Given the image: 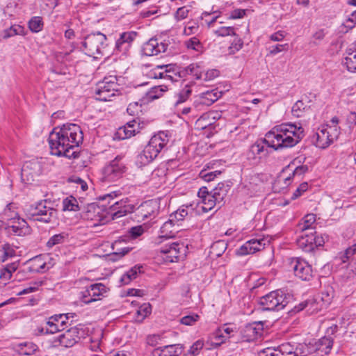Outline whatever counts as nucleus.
<instances>
[{
	"instance_id": "1",
	"label": "nucleus",
	"mask_w": 356,
	"mask_h": 356,
	"mask_svg": "<svg viewBox=\"0 0 356 356\" xmlns=\"http://www.w3.org/2000/svg\"><path fill=\"white\" fill-rule=\"evenodd\" d=\"M304 136V129L294 124H282L268 132L264 138L269 147L277 150L295 146Z\"/></svg>"
},
{
	"instance_id": "2",
	"label": "nucleus",
	"mask_w": 356,
	"mask_h": 356,
	"mask_svg": "<svg viewBox=\"0 0 356 356\" xmlns=\"http://www.w3.org/2000/svg\"><path fill=\"white\" fill-rule=\"evenodd\" d=\"M169 140V136L165 131H160L153 136L143 152L138 155V158L140 162L143 165L152 162L157 157L161 150L165 148Z\"/></svg>"
},
{
	"instance_id": "3",
	"label": "nucleus",
	"mask_w": 356,
	"mask_h": 356,
	"mask_svg": "<svg viewBox=\"0 0 356 356\" xmlns=\"http://www.w3.org/2000/svg\"><path fill=\"white\" fill-rule=\"evenodd\" d=\"M291 299L290 294L276 290L261 297L259 304L263 311H280L286 307Z\"/></svg>"
},
{
	"instance_id": "4",
	"label": "nucleus",
	"mask_w": 356,
	"mask_h": 356,
	"mask_svg": "<svg viewBox=\"0 0 356 356\" xmlns=\"http://www.w3.org/2000/svg\"><path fill=\"white\" fill-rule=\"evenodd\" d=\"M51 202L43 200L36 204L31 205L25 209L28 218L45 223L51 222L56 217V211L51 207Z\"/></svg>"
},
{
	"instance_id": "5",
	"label": "nucleus",
	"mask_w": 356,
	"mask_h": 356,
	"mask_svg": "<svg viewBox=\"0 0 356 356\" xmlns=\"http://www.w3.org/2000/svg\"><path fill=\"white\" fill-rule=\"evenodd\" d=\"M106 41V36L100 32H97L88 35L81 42V44L86 54L98 58L99 55H104Z\"/></svg>"
},
{
	"instance_id": "6",
	"label": "nucleus",
	"mask_w": 356,
	"mask_h": 356,
	"mask_svg": "<svg viewBox=\"0 0 356 356\" xmlns=\"http://www.w3.org/2000/svg\"><path fill=\"white\" fill-rule=\"evenodd\" d=\"M67 129L65 125L55 127L49 136L51 154L57 156H67Z\"/></svg>"
},
{
	"instance_id": "7",
	"label": "nucleus",
	"mask_w": 356,
	"mask_h": 356,
	"mask_svg": "<svg viewBox=\"0 0 356 356\" xmlns=\"http://www.w3.org/2000/svg\"><path fill=\"white\" fill-rule=\"evenodd\" d=\"M120 88L116 76L105 77L97 85L95 90L97 99L102 102L110 101L111 97L121 95Z\"/></svg>"
},
{
	"instance_id": "8",
	"label": "nucleus",
	"mask_w": 356,
	"mask_h": 356,
	"mask_svg": "<svg viewBox=\"0 0 356 356\" xmlns=\"http://www.w3.org/2000/svg\"><path fill=\"white\" fill-rule=\"evenodd\" d=\"M339 134V127H331V125L327 124L318 129L313 136L312 141L316 147L324 149L337 139Z\"/></svg>"
},
{
	"instance_id": "9",
	"label": "nucleus",
	"mask_w": 356,
	"mask_h": 356,
	"mask_svg": "<svg viewBox=\"0 0 356 356\" xmlns=\"http://www.w3.org/2000/svg\"><path fill=\"white\" fill-rule=\"evenodd\" d=\"M121 157L116 156L102 170L101 181L103 182L115 181L120 179L126 171L124 164L121 162Z\"/></svg>"
},
{
	"instance_id": "10",
	"label": "nucleus",
	"mask_w": 356,
	"mask_h": 356,
	"mask_svg": "<svg viewBox=\"0 0 356 356\" xmlns=\"http://www.w3.org/2000/svg\"><path fill=\"white\" fill-rule=\"evenodd\" d=\"M289 268L293 270L294 275L304 281H309L312 277V266L304 259L298 257L289 259Z\"/></svg>"
},
{
	"instance_id": "11",
	"label": "nucleus",
	"mask_w": 356,
	"mask_h": 356,
	"mask_svg": "<svg viewBox=\"0 0 356 356\" xmlns=\"http://www.w3.org/2000/svg\"><path fill=\"white\" fill-rule=\"evenodd\" d=\"M42 171V164L38 160L26 161L22 168V180L24 183L30 184L41 175Z\"/></svg>"
},
{
	"instance_id": "12",
	"label": "nucleus",
	"mask_w": 356,
	"mask_h": 356,
	"mask_svg": "<svg viewBox=\"0 0 356 356\" xmlns=\"http://www.w3.org/2000/svg\"><path fill=\"white\" fill-rule=\"evenodd\" d=\"M308 170L307 165H299L292 169L290 165L285 167L279 175L275 184L280 185L281 188H286L291 184L292 177L296 175H302Z\"/></svg>"
},
{
	"instance_id": "13",
	"label": "nucleus",
	"mask_w": 356,
	"mask_h": 356,
	"mask_svg": "<svg viewBox=\"0 0 356 356\" xmlns=\"http://www.w3.org/2000/svg\"><path fill=\"white\" fill-rule=\"evenodd\" d=\"M108 288L102 283L91 284L81 293V300L86 304L100 300L107 292Z\"/></svg>"
},
{
	"instance_id": "14",
	"label": "nucleus",
	"mask_w": 356,
	"mask_h": 356,
	"mask_svg": "<svg viewBox=\"0 0 356 356\" xmlns=\"http://www.w3.org/2000/svg\"><path fill=\"white\" fill-rule=\"evenodd\" d=\"M159 205L156 200H149L142 203L136 209V216L138 219L145 220L152 219L156 216L159 213Z\"/></svg>"
},
{
	"instance_id": "15",
	"label": "nucleus",
	"mask_w": 356,
	"mask_h": 356,
	"mask_svg": "<svg viewBox=\"0 0 356 356\" xmlns=\"http://www.w3.org/2000/svg\"><path fill=\"white\" fill-rule=\"evenodd\" d=\"M184 248V244L178 242H168L159 249L165 262H176L180 257V250Z\"/></svg>"
},
{
	"instance_id": "16",
	"label": "nucleus",
	"mask_w": 356,
	"mask_h": 356,
	"mask_svg": "<svg viewBox=\"0 0 356 356\" xmlns=\"http://www.w3.org/2000/svg\"><path fill=\"white\" fill-rule=\"evenodd\" d=\"M270 244V240L268 238H252L248 241L238 250L239 255H246L254 254L256 252L263 250L266 245Z\"/></svg>"
},
{
	"instance_id": "17",
	"label": "nucleus",
	"mask_w": 356,
	"mask_h": 356,
	"mask_svg": "<svg viewBox=\"0 0 356 356\" xmlns=\"http://www.w3.org/2000/svg\"><path fill=\"white\" fill-rule=\"evenodd\" d=\"M6 228L8 232L17 236H26L31 232V229L26 221L19 218L17 214L8 220Z\"/></svg>"
},
{
	"instance_id": "18",
	"label": "nucleus",
	"mask_w": 356,
	"mask_h": 356,
	"mask_svg": "<svg viewBox=\"0 0 356 356\" xmlns=\"http://www.w3.org/2000/svg\"><path fill=\"white\" fill-rule=\"evenodd\" d=\"M176 66L172 64L156 65L149 73V76L154 79H163L170 82L177 81V78L175 75Z\"/></svg>"
},
{
	"instance_id": "19",
	"label": "nucleus",
	"mask_w": 356,
	"mask_h": 356,
	"mask_svg": "<svg viewBox=\"0 0 356 356\" xmlns=\"http://www.w3.org/2000/svg\"><path fill=\"white\" fill-rule=\"evenodd\" d=\"M168 47V44L167 42L152 38L143 44L142 51L145 56H152L165 52Z\"/></svg>"
},
{
	"instance_id": "20",
	"label": "nucleus",
	"mask_w": 356,
	"mask_h": 356,
	"mask_svg": "<svg viewBox=\"0 0 356 356\" xmlns=\"http://www.w3.org/2000/svg\"><path fill=\"white\" fill-rule=\"evenodd\" d=\"M133 208L134 207L131 204H128L127 199L121 200L115 202L110 207L107 214L112 220H116L131 213Z\"/></svg>"
},
{
	"instance_id": "21",
	"label": "nucleus",
	"mask_w": 356,
	"mask_h": 356,
	"mask_svg": "<svg viewBox=\"0 0 356 356\" xmlns=\"http://www.w3.org/2000/svg\"><path fill=\"white\" fill-rule=\"evenodd\" d=\"M137 35L135 31H127L120 34L116 40L115 50L122 54H127Z\"/></svg>"
},
{
	"instance_id": "22",
	"label": "nucleus",
	"mask_w": 356,
	"mask_h": 356,
	"mask_svg": "<svg viewBox=\"0 0 356 356\" xmlns=\"http://www.w3.org/2000/svg\"><path fill=\"white\" fill-rule=\"evenodd\" d=\"M66 320L67 314L51 316L47 322V327L45 328V334H54L57 332L64 330Z\"/></svg>"
},
{
	"instance_id": "23",
	"label": "nucleus",
	"mask_w": 356,
	"mask_h": 356,
	"mask_svg": "<svg viewBox=\"0 0 356 356\" xmlns=\"http://www.w3.org/2000/svg\"><path fill=\"white\" fill-rule=\"evenodd\" d=\"M68 154L71 149L78 147L82 143L83 136L81 128L74 124H68Z\"/></svg>"
},
{
	"instance_id": "24",
	"label": "nucleus",
	"mask_w": 356,
	"mask_h": 356,
	"mask_svg": "<svg viewBox=\"0 0 356 356\" xmlns=\"http://www.w3.org/2000/svg\"><path fill=\"white\" fill-rule=\"evenodd\" d=\"M203 71L204 70L200 64L192 63L182 70L176 67L175 75L178 79L179 78H183L188 74H191L195 76L196 79L200 80L202 79Z\"/></svg>"
},
{
	"instance_id": "25",
	"label": "nucleus",
	"mask_w": 356,
	"mask_h": 356,
	"mask_svg": "<svg viewBox=\"0 0 356 356\" xmlns=\"http://www.w3.org/2000/svg\"><path fill=\"white\" fill-rule=\"evenodd\" d=\"M139 132V122L136 119L128 122L124 126L120 127L117 136L122 140L131 138Z\"/></svg>"
},
{
	"instance_id": "26",
	"label": "nucleus",
	"mask_w": 356,
	"mask_h": 356,
	"mask_svg": "<svg viewBox=\"0 0 356 356\" xmlns=\"http://www.w3.org/2000/svg\"><path fill=\"white\" fill-rule=\"evenodd\" d=\"M220 118V113L211 111L202 114L200 118L197 120L196 125L199 129H204L213 125Z\"/></svg>"
},
{
	"instance_id": "27",
	"label": "nucleus",
	"mask_w": 356,
	"mask_h": 356,
	"mask_svg": "<svg viewBox=\"0 0 356 356\" xmlns=\"http://www.w3.org/2000/svg\"><path fill=\"white\" fill-rule=\"evenodd\" d=\"M81 209V207L79 205L76 199L73 196L70 195L68 198V220L71 224H76L82 218L80 213H77Z\"/></svg>"
},
{
	"instance_id": "28",
	"label": "nucleus",
	"mask_w": 356,
	"mask_h": 356,
	"mask_svg": "<svg viewBox=\"0 0 356 356\" xmlns=\"http://www.w3.org/2000/svg\"><path fill=\"white\" fill-rule=\"evenodd\" d=\"M175 224L170 218L163 224L161 227V235L156 241L158 244L163 243V239L168 240L175 236L177 231L175 227Z\"/></svg>"
},
{
	"instance_id": "29",
	"label": "nucleus",
	"mask_w": 356,
	"mask_h": 356,
	"mask_svg": "<svg viewBox=\"0 0 356 356\" xmlns=\"http://www.w3.org/2000/svg\"><path fill=\"white\" fill-rule=\"evenodd\" d=\"M264 144H266V142L264 139L261 142H257L252 145L247 153L248 159L254 160L257 158L260 159L262 156H266L268 149L265 147Z\"/></svg>"
},
{
	"instance_id": "30",
	"label": "nucleus",
	"mask_w": 356,
	"mask_h": 356,
	"mask_svg": "<svg viewBox=\"0 0 356 356\" xmlns=\"http://www.w3.org/2000/svg\"><path fill=\"white\" fill-rule=\"evenodd\" d=\"M181 353V348L179 345H168L154 349L152 356H179Z\"/></svg>"
},
{
	"instance_id": "31",
	"label": "nucleus",
	"mask_w": 356,
	"mask_h": 356,
	"mask_svg": "<svg viewBox=\"0 0 356 356\" xmlns=\"http://www.w3.org/2000/svg\"><path fill=\"white\" fill-rule=\"evenodd\" d=\"M229 190L230 186L224 183H219L217 186L213 189L211 194L220 207L224 204L225 199L227 196Z\"/></svg>"
},
{
	"instance_id": "32",
	"label": "nucleus",
	"mask_w": 356,
	"mask_h": 356,
	"mask_svg": "<svg viewBox=\"0 0 356 356\" xmlns=\"http://www.w3.org/2000/svg\"><path fill=\"white\" fill-rule=\"evenodd\" d=\"M315 346L318 350V354L323 356L328 355L333 346V339L330 337H323L318 340H315Z\"/></svg>"
},
{
	"instance_id": "33",
	"label": "nucleus",
	"mask_w": 356,
	"mask_h": 356,
	"mask_svg": "<svg viewBox=\"0 0 356 356\" xmlns=\"http://www.w3.org/2000/svg\"><path fill=\"white\" fill-rule=\"evenodd\" d=\"M68 189L74 191L76 193H82L88 189L87 183L76 176L68 177Z\"/></svg>"
},
{
	"instance_id": "34",
	"label": "nucleus",
	"mask_w": 356,
	"mask_h": 356,
	"mask_svg": "<svg viewBox=\"0 0 356 356\" xmlns=\"http://www.w3.org/2000/svg\"><path fill=\"white\" fill-rule=\"evenodd\" d=\"M343 64L346 65L348 71L356 72V44L353 49H348L347 56L344 58Z\"/></svg>"
},
{
	"instance_id": "35",
	"label": "nucleus",
	"mask_w": 356,
	"mask_h": 356,
	"mask_svg": "<svg viewBox=\"0 0 356 356\" xmlns=\"http://www.w3.org/2000/svg\"><path fill=\"white\" fill-rule=\"evenodd\" d=\"M262 325L260 323L248 324L244 329V333L249 340L254 339L261 335Z\"/></svg>"
},
{
	"instance_id": "36",
	"label": "nucleus",
	"mask_w": 356,
	"mask_h": 356,
	"mask_svg": "<svg viewBox=\"0 0 356 356\" xmlns=\"http://www.w3.org/2000/svg\"><path fill=\"white\" fill-rule=\"evenodd\" d=\"M84 331L81 327L74 326L68 329V347L78 343L83 336Z\"/></svg>"
},
{
	"instance_id": "37",
	"label": "nucleus",
	"mask_w": 356,
	"mask_h": 356,
	"mask_svg": "<svg viewBox=\"0 0 356 356\" xmlns=\"http://www.w3.org/2000/svg\"><path fill=\"white\" fill-rule=\"evenodd\" d=\"M191 89L188 85H186L175 96L173 100V104L177 107L179 104L185 102L191 95Z\"/></svg>"
},
{
	"instance_id": "38",
	"label": "nucleus",
	"mask_w": 356,
	"mask_h": 356,
	"mask_svg": "<svg viewBox=\"0 0 356 356\" xmlns=\"http://www.w3.org/2000/svg\"><path fill=\"white\" fill-rule=\"evenodd\" d=\"M316 222V215L314 213L307 214L301 222L298 225V229L304 232L308 229H314L313 224Z\"/></svg>"
},
{
	"instance_id": "39",
	"label": "nucleus",
	"mask_w": 356,
	"mask_h": 356,
	"mask_svg": "<svg viewBox=\"0 0 356 356\" xmlns=\"http://www.w3.org/2000/svg\"><path fill=\"white\" fill-rule=\"evenodd\" d=\"M100 211L101 208L98 205L95 204H90L87 209V218L99 220L100 222H103L106 216L104 214L100 215Z\"/></svg>"
},
{
	"instance_id": "40",
	"label": "nucleus",
	"mask_w": 356,
	"mask_h": 356,
	"mask_svg": "<svg viewBox=\"0 0 356 356\" xmlns=\"http://www.w3.org/2000/svg\"><path fill=\"white\" fill-rule=\"evenodd\" d=\"M220 95L214 90L202 92L200 95L201 104L209 106L218 99Z\"/></svg>"
},
{
	"instance_id": "41",
	"label": "nucleus",
	"mask_w": 356,
	"mask_h": 356,
	"mask_svg": "<svg viewBox=\"0 0 356 356\" xmlns=\"http://www.w3.org/2000/svg\"><path fill=\"white\" fill-rule=\"evenodd\" d=\"M218 204L215 198L211 195H208L207 197L202 199L200 202L198 203V208L201 209L203 212H208L211 211L214 207Z\"/></svg>"
},
{
	"instance_id": "42",
	"label": "nucleus",
	"mask_w": 356,
	"mask_h": 356,
	"mask_svg": "<svg viewBox=\"0 0 356 356\" xmlns=\"http://www.w3.org/2000/svg\"><path fill=\"white\" fill-rule=\"evenodd\" d=\"M142 266H135L131 268L129 270H128L126 273H124L120 278V282L123 284H128L132 280L136 277V275L138 273H140V269Z\"/></svg>"
},
{
	"instance_id": "43",
	"label": "nucleus",
	"mask_w": 356,
	"mask_h": 356,
	"mask_svg": "<svg viewBox=\"0 0 356 356\" xmlns=\"http://www.w3.org/2000/svg\"><path fill=\"white\" fill-rule=\"evenodd\" d=\"M227 249V244L224 241H218L213 243L211 247L210 253L213 257L221 256Z\"/></svg>"
},
{
	"instance_id": "44",
	"label": "nucleus",
	"mask_w": 356,
	"mask_h": 356,
	"mask_svg": "<svg viewBox=\"0 0 356 356\" xmlns=\"http://www.w3.org/2000/svg\"><path fill=\"white\" fill-rule=\"evenodd\" d=\"M15 255V250L9 243H5L0 248V261H4Z\"/></svg>"
},
{
	"instance_id": "45",
	"label": "nucleus",
	"mask_w": 356,
	"mask_h": 356,
	"mask_svg": "<svg viewBox=\"0 0 356 356\" xmlns=\"http://www.w3.org/2000/svg\"><path fill=\"white\" fill-rule=\"evenodd\" d=\"M152 308L149 303L142 305L136 313V321L142 322L145 318L151 314Z\"/></svg>"
},
{
	"instance_id": "46",
	"label": "nucleus",
	"mask_w": 356,
	"mask_h": 356,
	"mask_svg": "<svg viewBox=\"0 0 356 356\" xmlns=\"http://www.w3.org/2000/svg\"><path fill=\"white\" fill-rule=\"evenodd\" d=\"M19 351L20 354L25 355H31L38 350V346L32 342L21 343L19 344Z\"/></svg>"
},
{
	"instance_id": "47",
	"label": "nucleus",
	"mask_w": 356,
	"mask_h": 356,
	"mask_svg": "<svg viewBox=\"0 0 356 356\" xmlns=\"http://www.w3.org/2000/svg\"><path fill=\"white\" fill-rule=\"evenodd\" d=\"M24 28L20 25H13L3 31V38L8 39L17 35H24Z\"/></svg>"
},
{
	"instance_id": "48",
	"label": "nucleus",
	"mask_w": 356,
	"mask_h": 356,
	"mask_svg": "<svg viewBox=\"0 0 356 356\" xmlns=\"http://www.w3.org/2000/svg\"><path fill=\"white\" fill-rule=\"evenodd\" d=\"M309 108V106L305 104L302 100H298L293 106L291 112L293 116L299 118Z\"/></svg>"
},
{
	"instance_id": "49",
	"label": "nucleus",
	"mask_w": 356,
	"mask_h": 356,
	"mask_svg": "<svg viewBox=\"0 0 356 356\" xmlns=\"http://www.w3.org/2000/svg\"><path fill=\"white\" fill-rule=\"evenodd\" d=\"M29 27L32 32L38 33L43 29V21L41 17H33L29 22Z\"/></svg>"
},
{
	"instance_id": "50",
	"label": "nucleus",
	"mask_w": 356,
	"mask_h": 356,
	"mask_svg": "<svg viewBox=\"0 0 356 356\" xmlns=\"http://www.w3.org/2000/svg\"><path fill=\"white\" fill-rule=\"evenodd\" d=\"M279 356H297L293 346L289 343H282L277 347Z\"/></svg>"
},
{
	"instance_id": "51",
	"label": "nucleus",
	"mask_w": 356,
	"mask_h": 356,
	"mask_svg": "<svg viewBox=\"0 0 356 356\" xmlns=\"http://www.w3.org/2000/svg\"><path fill=\"white\" fill-rule=\"evenodd\" d=\"M127 111L130 115L135 117L134 119L139 122V116L142 113V104L136 102L130 103L127 108Z\"/></svg>"
},
{
	"instance_id": "52",
	"label": "nucleus",
	"mask_w": 356,
	"mask_h": 356,
	"mask_svg": "<svg viewBox=\"0 0 356 356\" xmlns=\"http://www.w3.org/2000/svg\"><path fill=\"white\" fill-rule=\"evenodd\" d=\"M188 214L187 209L180 208L170 215V219L175 224L182 221Z\"/></svg>"
},
{
	"instance_id": "53",
	"label": "nucleus",
	"mask_w": 356,
	"mask_h": 356,
	"mask_svg": "<svg viewBox=\"0 0 356 356\" xmlns=\"http://www.w3.org/2000/svg\"><path fill=\"white\" fill-rule=\"evenodd\" d=\"M65 236L66 234L65 233L54 235L47 241V246L48 248H51L55 245L63 243L65 241Z\"/></svg>"
},
{
	"instance_id": "54",
	"label": "nucleus",
	"mask_w": 356,
	"mask_h": 356,
	"mask_svg": "<svg viewBox=\"0 0 356 356\" xmlns=\"http://www.w3.org/2000/svg\"><path fill=\"white\" fill-rule=\"evenodd\" d=\"M46 266L47 264L43 261L40 257H35L33 260L31 268L33 271H44L46 268H49V267H46Z\"/></svg>"
},
{
	"instance_id": "55",
	"label": "nucleus",
	"mask_w": 356,
	"mask_h": 356,
	"mask_svg": "<svg viewBox=\"0 0 356 356\" xmlns=\"http://www.w3.org/2000/svg\"><path fill=\"white\" fill-rule=\"evenodd\" d=\"M214 33L216 35L220 37L235 35L234 28L232 26H221L215 30Z\"/></svg>"
},
{
	"instance_id": "56",
	"label": "nucleus",
	"mask_w": 356,
	"mask_h": 356,
	"mask_svg": "<svg viewBox=\"0 0 356 356\" xmlns=\"http://www.w3.org/2000/svg\"><path fill=\"white\" fill-rule=\"evenodd\" d=\"M220 174L221 171L220 170L208 172L205 170H203L200 172V177L206 181H213L217 175Z\"/></svg>"
},
{
	"instance_id": "57",
	"label": "nucleus",
	"mask_w": 356,
	"mask_h": 356,
	"mask_svg": "<svg viewBox=\"0 0 356 356\" xmlns=\"http://www.w3.org/2000/svg\"><path fill=\"white\" fill-rule=\"evenodd\" d=\"M199 319L200 316L197 314L188 315L182 317L180 319V323L185 325H193Z\"/></svg>"
},
{
	"instance_id": "58",
	"label": "nucleus",
	"mask_w": 356,
	"mask_h": 356,
	"mask_svg": "<svg viewBox=\"0 0 356 356\" xmlns=\"http://www.w3.org/2000/svg\"><path fill=\"white\" fill-rule=\"evenodd\" d=\"M186 45L188 49H192L197 51H199L202 48V44L200 40L195 38H191L186 42Z\"/></svg>"
},
{
	"instance_id": "59",
	"label": "nucleus",
	"mask_w": 356,
	"mask_h": 356,
	"mask_svg": "<svg viewBox=\"0 0 356 356\" xmlns=\"http://www.w3.org/2000/svg\"><path fill=\"white\" fill-rule=\"evenodd\" d=\"M219 75V72L217 70H204L203 71V75L202 76V80H204L205 81H211L213 79H215L216 77L218 76Z\"/></svg>"
},
{
	"instance_id": "60",
	"label": "nucleus",
	"mask_w": 356,
	"mask_h": 356,
	"mask_svg": "<svg viewBox=\"0 0 356 356\" xmlns=\"http://www.w3.org/2000/svg\"><path fill=\"white\" fill-rule=\"evenodd\" d=\"M204 343L202 341H195L190 348L188 354L190 356H195L199 353L200 350L203 348Z\"/></svg>"
},
{
	"instance_id": "61",
	"label": "nucleus",
	"mask_w": 356,
	"mask_h": 356,
	"mask_svg": "<svg viewBox=\"0 0 356 356\" xmlns=\"http://www.w3.org/2000/svg\"><path fill=\"white\" fill-rule=\"evenodd\" d=\"M198 25L193 22H188L184 29V33L189 35L195 33L198 31Z\"/></svg>"
},
{
	"instance_id": "62",
	"label": "nucleus",
	"mask_w": 356,
	"mask_h": 356,
	"mask_svg": "<svg viewBox=\"0 0 356 356\" xmlns=\"http://www.w3.org/2000/svg\"><path fill=\"white\" fill-rule=\"evenodd\" d=\"M278 348H266L259 352V356H279Z\"/></svg>"
},
{
	"instance_id": "63",
	"label": "nucleus",
	"mask_w": 356,
	"mask_h": 356,
	"mask_svg": "<svg viewBox=\"0 0 356 356\" xmlns=\"http://www.w3.org/2000/svg\"><path fill=\"white\" fill-rule=\"evenodd\" d=\"M189 13V9H188L186 6L181 7L177 9L175 13V18L177 20H182L186 19L188 17Z\"/></svg>"
},
{
	"instance_id": "64",
	"label": "nucleus",
	"mask_w": 356,
	"mask_h": 356,
	"mask_svg": "<svg viewBox=\"0 0 356 356\" xmlns=\"http://www.w3.org/2000/svg\"><path fill=\"white\" fill-rule=\"evenodd\" d=\"M346 122L350 129L356 125V112H350L346 117Z\"/></svg>"
}]
</instances>
